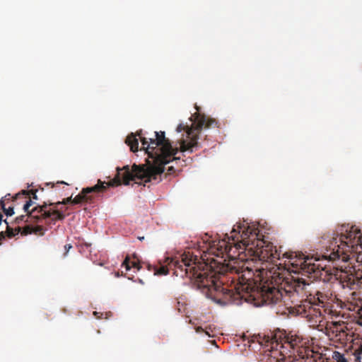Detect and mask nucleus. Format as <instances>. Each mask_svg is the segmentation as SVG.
<instances>
[{
    "mask_svg": "<svg viewBox=\"0 0 362 362\" xmlns=\"http://www.w3.org/2000/svg\"><path fill=\"white\" fill-rule=\"evenodd\" d=\"M37 190H22L21 192L16 194L15 197H13V199H18L21 198H24L27 200L30 199L33 202V200H38V197L36 194Z\"/></svg>",
    "mask_w": 362,
    "mask_h": 362,
    "instance_id": "nucleus-16",
    "label": "nucleus"
},
{
    "mask_svg": "<svg viewBox=\"0 0 362 362\" xmlns=\"http://www.w3.org/2000/svg\"><path fill=\"white\" fill-rule=\"evenodd\" d=\"M33 233L43 235L45 234V228L42 226H37L33 227Z\"/></svg>",
    "mask_w": 362,
    "mask_h": 362,
    "instance_id": "nucleus-24",
    "label": "nucleus"
},
{
    "mask_svg": "<svg viewBox=\"0 0 362 362\" xmlns=\"http://www.w3.org/2000/svg\"><path fill=\"white\" fill-rule=\"evenodd\" d=\"M59 184L68 185L67 183H66V182H64V181H62V182H57L56 183V185H59Z\"/></svg>",
    "mask_w": 362,
    "mask_h": 362,
    "instance_id": "nucleus-28",
    "label": "nucleus"
},
{
    "mask_svg": "<svg viewBox=\"0 0 362 362\" xmlns=\"http://www.w3.org/2000/svg\"><path fill=\"white\" fill-rule=\"evenodd\" d=\"M72 247L71 244H66L64 245L65 255L68 252V251Z\"/></svg>",
    "mask_w": 362,
    "mask_h": 362,
    "instance_id": "nucleus-25",
    "label": "nucleus"
},
{
    "mask_svg": "<svg viewBox=\"0 0 362 362\" xmlns=\"http://www.w3.org/2000/svg\"><path fill=\"white\" fill-rule=\"evenodd\" d=\"M202 258L203 262H197V257L191 256L189 252L183 254L180 259L167 257L165 262L168 265L154 266L153 272L156 275H166L169 269H172L175 276L187 277L194 281V284L202 292V286L199 285L198 280H202L207 273L204 268L206 266V260L209 261V259L203 257Z\"/></svg>",
    "mask_w": 362,
    "mask_h": 362,
    "instance_id": "nucleus-6",
    "label": "nucleus"
},
{
    "mask_svg": "<svg viewBox=\"0 0 362 362\" xmlns=\"http://www.w3.org/2000/svg\"><path fill=\"white\" fill-rule=\"evenodd\" d=\"M350 296L351 297L348 298V300L350 302L349 309L356 313L354 320L356 324L362 326V299L359 298L356 291H352Z\"/></svg>",
    "mask_w": 362,
    "mask_h": 362,
    "instance_id": "nucleus-12",
    "label": "nucleus"
},
{
    "mask_svg": "<svg viewBox=\"0 0 362 362\" xmlns=\"http://www.w3.org/2000/svg\"><path fill=\"white\" fill-rule=\"evenodd\" d=\"M0 204L1 206L2 210L6 216H12L14 214L13 207L9 206L7 209L6 208L4 200H1Z\"/></svg>",
    "mask_w": 362,
    "mask_h": 362,
    "instance_id": "nucleus-23",
    "label": "nucleus"
},
{
    "mask_svg": "<svg viewBox=\"0 0 362 362\" xmlns=\"http://www.w3.org/2000/svg\"><path fill=\"white\" fill-rule=\"evenodd\" d=\"M193 117H194V121L190 127L180 124L176 128L177 132L185 131L187 134V139H182L180 141V148L172 146L170 140L165 137V132H155L156 138L149 139V141L146 137L141 136V130L138 132L137 135L148 158L146 160V164L139 165L134 164L131 169L129 165L123 167L124 169V185H129L131 180H134L136 178L144 182V186L148 182L159 183L165 170L164 165L171 160H180V158L176 156L179 151L193 152L194 148L199 146L198 139L200 131L204 127L210 128L217 124L216 119L199 112L195 113Z\"/></svg>",
    "mask_w": 362,
    "mask_h": 362,
    "instance_id": "nucleus-2",
    "label": "nucleus"
},
{
    "mask_svg": "<svg viewBox=\"0 0 362 362\" xmlns=\"http://www.w3.org/2000/svg\"><path fill=\"white\" fill-rule=\"evenodd\" d=\"M284 255L288 259V264L291 266L289 269L294 274H301L310 278L318 279L321 276L322 271L326 269V266L323 267L318 263L319 258L296 252H286Z\"/></svg>",
    "mask_w": 362,
    "mask_h": 362,
    "instance_id": "nucleus-8",
    "label": "nucleus"
},
{
    "mask_svg": "<svg viewBox=\"0 0 362 362\" xmlns=\"http://www.w3.org/2000/svg\"><path fill=\"white\" fill-rule=\"evenodd\" d=\"M317 305L308 300H305L299 305L298 312L308 318L309 321L315 324L320 323L322 319V313L320 308H316Z\"/></svg>",
    "mask_w": 362,
    "mask_h": 362,
    "instance_id": "nucleus-10",
    "label": "nucleus"
},
{
    "mask_svg": "<svg viewBox=\"0 0 362 362\" xmlns=\"http://www.w3.org/2000/svg\"><path fill=\"white\" fill-rule=\"evenodd\" d=\"M327 334L332 340L344 341L347 340L348 329L344 322H332L326 327Z\"/></svg>",
    "mask_w": 362,
    "mask_h": 362,
    "instance_id": "nucleus-11",
    "label": "nucleus"
},
{
    "mask_svg": "<svg viewBox=\"0 0 362 362\" xmlns=\"http://www.w3.org/2000/svg\"><path fill=\"white\" fill-rule=\"evenodd\" d=\"M343 288L356 291L362 284V269L355 267H341L340 271L334 274Z\"/></svg>",
    "mask_w": 362,
    "mask_h": 362,
    "instance_id": "nucleus-9",
    "label": "nucleus"
},
{
    "mask_svg": "<svg viewBox=\"0 0 362 362\" xmlns=\"http://www.w3.org/2000/svg\"><path fill=\"white\" fill-rule=\"evenodd\" d=\"M354 355L355 357V361L356 362H360V360L362 359V340L360 341L359 343L355 344V347L354 349Z\"/></svg>",
    "mask_w": 362,
    "mask_h": 362,
    "instance_id": "nucleus-19",
    "label": "nucleus"
},
{
    "mask_svg": "<svg viewBox=\"0 0 362 362\" xmlns=\"http://www.w3.org/2000/svg\"><path fill=\"white\" fill-rule=\"evenodd\" d=\"M174 172H175V170H174V168L173 166H170V167L168 168V174L170 175V174H172Z\"/></svg>",
    "mask_w": 362,
    "mask_h": 362,
    "instance_id": "nucleus-26",
    "label": "nucleus"
},
{
    "mask_svg": "<svg viewBox=\"0 0 362 362\" xmlns=\"http://www.w3.org/2000/svg\"><path fill=\"white\" fill-rule=\"evenodd\" d=\"M195 330L197 333L204 332V334L209 337H214L215 336V333L211 326L206 327L204 329L202 327H197L195 328Z\"/></svg>",
    "mask_w": 362,
    "mask_h": 362,
    "instance_id": "nucleus-22",
    "label": "nucleus"
},
{
    "mask_svg": "<svg viewBox=\"0 0 362 362\" xmlns=\"http://www.w3.org/2000/svg\"><path fill=\"white\" fill-rule=\"evenodd\" d=\"M209 254L221 260L211 258L204 270L207 273L199 285L202 293L220 304H240L245 302L256 307L277 304L284 298V293L291 292L272 284L258 285L253 279L252 269L244 268L235 259L236 250L229 241L219 240L209 249Z\"/></svg>",
    "mask_w": 362,
    "mask_h": 362,
    "instance_id": "nucleus-1",
    "label": "nucleus"
},
{
    "mask_svg": "<svg viewBox=\"0 0 362 362\" xmlns=\"http://www.w3.org/2000/svg\"><path fill=\"white\" fill-rule=\"evenodd\" d=\"M144 239V237H140L139 238V240H143Z\"/></svg>",
    "mask_w": 362,
    "mask_h": 362,
    "instance_id": "nucleus-30",
    "label": "nucleus"
},
{
    "mask_svg": "<svg viewBox=\"0 0 362 362\" xmlns=\"http://www.w3.org/2000/svg\"><path fill=\"white\" fill-rule=\"evenodd\" d=\"M125 143L129 146L130 150L132 152H136L138 151L139 142L136 136L132 133L126 138Z\"/></svg>",
    "mask_w": 362,
    "mask_h": 362,
    "instance_id": "nucleus-18",
    "label": "nucleus"
},
{
    "mask_svg": "<svg viewBox=\"0 0 362 362\" xmlns=\"http://www.w3.org/2000/svg\"><path fill=\"white\" fill-rule=\"evenodd\" d=\"M132 265H130V260L129 257H127L124 260L122 266L124 267L126 270L128 271L131 269V267H134L137 269V270H139L141 269V267L139 266V263L136 262H131Z\"/></svg>",
    "mask_w": 362,
    "mask_h": 362,
    "instance_id": "nucleus-21",
    "label": "nucleus"
},
{
    "mask_svg": "<svg viewBox=\"0 0 362 362\" xmlns=\"http://www.w3.org/2000/svg\"><path fill=\"white\" fill-rule=\"evenodd\" d=\"M117 175L110 182H103L98 180L95 185L83 188L81 192L74 199L71 197L64 199L62 202H52L50 201L43 202L42 204H37L33 206L31 214L36 216L37 213L39 217L45 219L47 225H54L57 221L64 220L66 215L64 212L66 209L63 208L58 209L60 204L66 205L71 203L78 204H91L95 199L94 194L103 193L106 191L109 187L119 186L122 183L124 184L123 175L124 169L123 168H117Z\"/></svg>",
    "mask_w": 362,
    "mask_h": 362,
    "instance_id": "nucleus-3",
    "label": "nucleus"
},
{
    "mask_svg": "<svg viewBox=\"0 0 362 362\" xmlns=\"http://www.w3.org/2000/svg\"><path fill=\"white\" fill-rule=\"evenodd\" d=\"M329 358H332L334 362H348L346 358L344 357V354L337 351H332V356Z\"/></svg>",
    "mask_w": 362,
    "mask_h": 362,
    "instance_id": "nucleus-20",
    "label": "nucleus"
},
{
    "mask_svg": "<svg viewBox=\"0 0 362 362\" xmlns=\"http://www.w3.org/2000/svg\"><path fill=\"white\" fill-rule=\"evenodd\" d=\"M324 252L323 259L334 262H348L351 253H362V233L349 224L337 226L332 233H325L320 241Z\"/></svg>",
    "mask_w": 362,
    "mask_h": 362,
    "instance_id": "nucleus-4",
    "label": "nucleus"
},
{
    "mask_svg": "<svg viewBox=\"0 0 362 362\" xmlns=\"http://www.w3.org/2000/svg\"><path fill=\"white\" fill-rule=\"evenodd\" d=\"M4 237H5V235H4V232L1 231V232L0 233V239H1H1H4Z\"/></svg>",
    "mask_w": 362,
    "mask_h": 362,
    "instance_id": "nucleus-27",
    "label": "nucleus"
},
{
    "mask_svg": "<svg viewBox=\"0 0 362 362\" xmlns=\"http://www.w3.org/2000/svg\"><path fill=\"white\" fill-rule=\"evenodd\" d=\"M47 185H52V187H54V184H52V183H47Z\"/></svg>",
    "mask_w": 362,
    "mask_h": 362,
    "instance_id": "nucleus-29",
    "label": "nucleus"
},
{
    "mask_svg": "<svg viewBox=\"0 0 362 362\" xmlns=\"http://www.w3.org/2000/svg\"><path fill=\"white\" fill-rule=\"evenodd\" d=\"M329 298V294L320 291H317L315 294H310L306 300L313 302L317 307L324 308Z\"/></svg>",
    "mask_w": 362,
    "mask_h": 362,
    "instance_id": "nucleus-14",
    "label": "nucleus"
},
{
    "mask_svg": "<svg viewBox=\"0 0 362 362\" xmlns=\"http://www.w3.org/2000/svg\"><path fill=\"white\" fill-rule=\"evenodd\" d=\"M5 222L6 221H5ZM6 223L7 224L6 233L8 238H13L16 235L18 234L20 232L21 233L22 235H24L31 234L33 232V227L29 225L25 226L23 228H21L20 226H18L17 228L13 229L8 226L7 223Z\"/></svg>",
    "mask_w": 362,
    "mask_h": 362,
    "instance_id": "nucleus-15",
    "label": "nucleus"
},
{
    "mask_svg": "<svg viewBox=\"0 0 362 362\" xmlns=\"http://www.w3.org/2000/svg\"><path fill=\"white\" fill-rule=\"evenodd\" d=\"M291 284V288H293L297 293L301 290H303L305 286L309 285L308 283H306L304 279L300 277H293Z\"/></svg>",
    "mask_w": 362,
    "mask_h": 362,
    "instance_id": "nucleus-17",
    "label": "nucleus"
},
{
    "mask_svg": "<svg viewBox=\"0 0 362 362\" xmlns=\"http://www.w3.org/2000/svg\"><path fill=\"white\" fill-rule=\"evenodd\" d=\"M34 204H35V202H33L30 199H29V200H27L25 201V204L23 205V210L26 213L25 215H21L20 216H18L16 218V220H15V222L17 223V224H19L21 223V222H28V218H31L34 220L35 222H40L42 221V220L45 221L44 218H40L37 215V213H35V215L36 216L32 215L30 213L31 211L33 210V208L32 209H30V207Z\"/></svg>",
    "mask_w": 362,
    "mask_h": 362,
    "instance_id": "nucleus-13",
    "label": "nucleus"
},
{
    "mask_svg": "<svg viewBox=\"0 0 362 362\" xmlns=\"http://www.w3.org/2000/svg\"><path fill=\"white\" fill-rule=\"evenodd\" d=\"M276 347L279 346V352L273 353L270 362H298L304 358H313L317 361L318 354L304 347L305 341L296 334L281 333L279 336L275 334L274 339Z\"/></svg>",
    "mask_w": 362,
    "mask_h": 362,
    "instance_id": "nucleus-7",
    "label": "nucleus"
},
{
    "mask_svg": "<svg viewBox=\"0 0 362 362\" xmlns=\"http://www.w3.org/2000/svg\"><path fill=\"white\" fill-rule=\"evenodd\" d=\"M226 236L232 240L235 250L244 249L255 260L262 262H274L280 259V254L272 243L266 242L261 238L259 230L256 225L248 223H238Z\"/></svg>",
    "mask_w": 362,
    "mask_h": 362,
    "instance_id": "nucleus-5",
    "label": "nucleus"
}]
</instances>
